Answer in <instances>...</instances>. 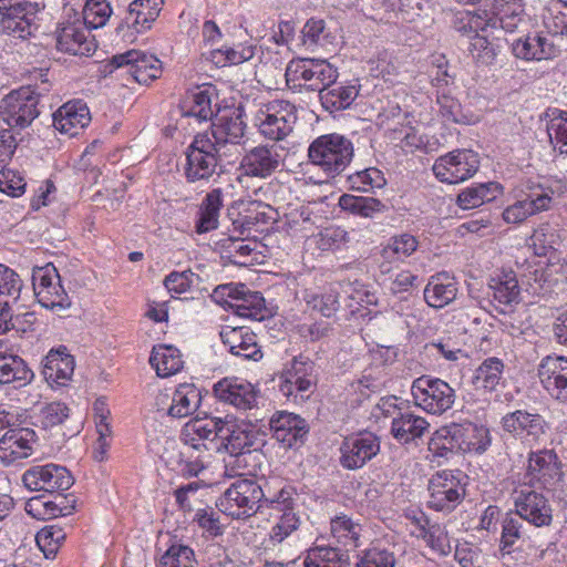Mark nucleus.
I'll return each mask as SVG.
<instances>
[{
	"instance_id": "nucleus-1",
	"label": "nucleus",
	"mask_w": 567,
	"mask_h": 567,
	"mask_svg": "<svg viewBox=\"0 0 567 567\" xmlns=\"http://www.w3.org/2000/svg\"><path fill=\"white\" fill-rule=\"evenodd\" d=\"M353 154L352 142L337 133L317 137L308 148L310 163L329 177L341 174L351 163Z\"/></svg>"
},
{
	"instance_id": "nucleus-2",
	"label": "nucleus",
	"mask_w": 567,
	"mask_h": 567,
	"mask_svg": "<svg viewBox=\"0 0 567 567\" xmlns=\"http://www.w3.org/2000/svg\"><path fill=\"white\" fill-rule=\"evenodd\" d=\"M337 69L327 60L298 59L289 62L286 69L287 83L292 89H306L308 91H324L336 83Z\"/></svg>"
},
{
	"instance_id": "nucleus-3",
	"label": "nucleus",
	"mask_w": 567,
	"mask_h": 567,
	"mask_svg": "<svg viewBox=\"0 0 567 567\" xmlns=\"http://www.w3.org/2000/svg\"><path fill=\"white\" fill-rule=\"evenodd\" d=\"M297 122L296 106L286 100H272L259 105L254 115V124L266 140L284 141Z\"/></svg>"
},
{
	"instance_id": "nucleus-4",
	"label": "nucleus",
	"mask_w": 567,
	"mask_h": 567,
	"mask_svg": "<svg viewBox=\"0 0 567 567\" xmlns=\"http://www.w3.org/2000/svg\"><path fill=\"white\" fill-rule=\"evenodd\" d=\"M224 162L225 155L212 144L208 132L197 134L186 150L185 177L189 183L208 181Z\"/></svg>"
},
{
	"instance_id": "nucleus-5",
	"label": "nucleus",
	"mask_w": 567,
	"mask_h": 567,
	"mask_svg": "<svg viewBox=\"0 0 567 567\" xmlns=\"http://www.w3.org/2000/svg\"><path fill=\"white\" fill-rule=\"evenodd\" d=\"M264 496L262 488L256 481L237 480L218 498L216 506L231 518L244 519L257 513Z\"/></svg>"
},
{
	"instance_id": "nucleus-6",
	"label": "nucleus",
	"mask_w": 567,
	"mask_h": 567,
	"mask_svg": "<svg viewBox=\"0 0 567 567\" xmlns=\"http://www.w3.org/2000/svg\"><path fill=\"white\" fill-rule=\"evenodd\" d=\"M246 123L241 111L234 110L229 115H221L212 125L208 132L212 144L220 154L225 155L226 164L233 163L239 155L240 148L246 142Z\"/></svg>"
},
{
	"instance_id": "nucleus-7",
	"label": "nucleus",
	"mask_w": 567,
	"mask_h": 567,
	"mask_svg": "<svg viewBox=\"0 0 567 567\" xmlns=\"http://www.w3.org/2000/svg\"><path fill=\"white\" fill-rule=\"evenodd\" d=\"M415 405L427 413L441 415L455 402V390L444 380L430 375L415 379L411 386Z\"/></svg>"
},
{
	"instance_id": "nucleus-8",
	"label": "nucleus",
	"mask_w": 567,
	"mask_h": 567,
	"mask_svg": "<svg viewBox=\"0 0 567 567\" xmlns=\"http://www.w3.org/2000/svg\"><path fill=\"white\" fill-rule=\"evenodd\" d=\"M39 96L31 86L13 90L2 99L0 115L10 127L24 128L39 115Z\"/></svg>"
},
{
	"instance_id": "nucleus-9",
	"label": "nucleus",
	"mask_w": 567,
	"mask_h": 567,
	"mask_svg": "<svg viewBox=\"0 0 567 567\" xmlns=\"http://www.w3.org/2000/svg\"><path fill=\"white\" fill-rule=\"evenodd\" d=\"M117 69L124 70L140 84H148L162 73L161 61L156 56L138 50L115 54L105 64V72L112 73Z\"/></svg>"
},
{
	"instance_id": "nucleus-10",
	"label": "nucleus",
	"mask_w": 567,
	"mask_h": 567,
	"mask_svg": "<svg viewBox=\"0 0 567 567\" xmlns=\"http://www.w3.org/2000/svg\"><path fill=\"white\" fill-rule=\"evenodd\" d=\"M478 168L477 153L471 150H455L440 156L434 162L432 171L441 182L457 184L474 176Z\"/></svg>"
},
{
	"instance_id": "nucleus-11",
	"label": "nucleus",
	"mask_w": 567,
	"mask_h": 567,
	"mask_svg": "<svg viewBox=\"0 0 567 567\" xmlns=\"http://www.w3.org/2000/svg\"><path fill=\"white\" fill-rule=\"evenodd\" d=\"M22 482L30 491L59 493L60 497L62 496L61 492L69 489L74 484L69 470L53 463L30 467L22 475Z\"/></svg>"
},
{
	"instance_id": "nucleus-12",
	"label": "nucleus",
	"mask_w": 567,
	"mask_h": 567,
	"mask_svg": "<svg viewBox=\"0 0 567 567\" xmlns=\"http://www.w3.org/2000/svg\"><path fill=\"white\" fill-rule=\"evenodd\" d=\"M223 421L220 417H195L189 420L182 430V441L197 453H208L212 450L220 451L219 440Z\"/></svg>"
},
{
	"instance_id": "nucleus-13",
	"label": "nucleus",
	"mask_w": 567,
	"mask_h": 567,
	"mask_svg": "<svg viewBox=\"0 0 567 567\" xmlns=\"http://www.w3.org/2000/svg\"><path fill=\"white\" fill-rule=\"evenodd\" d=\"M514 505L516 515L535 527H548L553 523V507L540 492L524 486L515 492Z\"/></svg>"
},
{
	"instance_id": "nucleus-14",
	"label": "nucleus",
	"mask_w": 567,
	"mask_h": 567,
	"mask_svg": "<svg viewBox=\"0 0 567 567\" xmlns=\"http://www.w3.org/2000/svg\"><path fill=\"white\" fill-rule=\"evenodd\" d=\"M427 504L435 511H453L464 498L465 488L461 480L452 472L434 474L429 482Z\"/></svg>"
},
{
	"instance_id": "nucleus-15",
	"label": "nucleus",
	"mask_w": 567,
	"mask_h": 567,
	"mask_svg": "<svg viewBox=\"0 0 567 567\" xmlns=\"http://www.w3.org/2000/svg\"><path fill=\"white\" fill-rule=\"evenodd\" d=\"M537 377L551 399L567 403V357L543 358L537 368Z\"/></svg>"
},
{
	"instance_id": "nucleus-16",
	"label": "nucleus",
	"mask_w": 567,
	"mask_h": 567,
	"mask_svg": "<svg viewBox=\"0 0 567 567\" xmlns=\"http://www.w3.org/2000/svg\"><path fill=\"white\" fill-rule=\"evenodd\" d=\"M21 290L22 280L20 276L0 264V334L17 327L13 312L14 306L19 302Z\"/></svg>"
},
{
	"instance_id": "nucleus-17",
	"label": "nucleus",
	"mask_w": 567,
	"mask_h": 567,
	"mask_svg": "<svg viewBox=\"0 0 567 567\" xmlns=\"http://www.w3.org/2000/svg\"><path fill=\"white\" fill-rule=\"evenodd\" d=\"M35 12L31 3L18 1L17 6L0 12V32L21 41L28 40L38 30Z\"/></svg>"
},
{
	"instance_id": "nucleus-18",
	"label": "nucleus",
	"mask_w": 567,
	"mask_h": 567,
	"mask_svg": "<svg viewBox=\"0 0 567 567\" xmlns=\"http://www.w3.org/2000/svg\"><path fill=\"white\" fill-rule=\"evenodd\" d=\"M527 189L529 192L525 198L504 209L503 219L507 224H519L527 217L550 208L553 202L551 189L536 184L528 185Z\"/></svg>"
},
{
	"instance_id": "nucleus-19",
	"label": "nucleus",
	"mask_w": 567,
	"mask_h": 567,
	"mask_svg": "<svg viewBox=\"0 0 567 567\" xmlns=\"http://www.w3.org/2000/svg\"><path fill=\"white\" fill-rule=\"evenodd\" d=\"M281 161L278 146L258 145L243 156L240 169L246 176L267 178L278 169Z\"/></svg>"
},
{
	"instance_id": "nucleus-20",
	"label": "nucleus",
	"mask_w": 567,
	"mask_h": 567,
	"mask_svg": "<svg viewBox=\"0 0 567 567\" xmlns=\"http://www.w3.org/2000/svg\"><path fill=\"white\" fill-rule=\"evenodd\" d=\"M269 425L272 436L288 449L301 445L309 433V426L305 419L286 411L276 412L271 416Z\"/></svg>"
},
{
	"instance_id": "nucleus-21",
	"label": "nucleus",
	"mask_w": 567,
	"mask_h": 567,
	"mask_svg": "<svg viewBox=\"0 0 567 567\" xmlns=\"http://www.w3.org/2000/svg\"><path fill=\"white\" fill-rule=\"evenodd\" d=\"M379 450L380 443L371 433L347 437L340 447V463L348 470L360 468L375 456Z\"/></svg>"
},
{
	"instance_id": "nucleus-22",
	"label": "nucleus",
	"mask_w": 567,
	"mask_h": 567,
	"mask_svg": "<svg viewBox=\"0 0 567 567\" xmlns=\"http://www.w3.org/2000/svg\"><path fill=\"white\" fill-rule=\"evenodd\" d=\"M502 427L516 437L538 441L546 433L547 424L538 413L516 410L502 417Z\"/></svg>"
},
{
	"instance_id": "nucleus-23",
	"label": "nucleus",
	"mask_w": 567,
	"mask_h": 567,
	"mask_svg": "<svg viewBox=\"0 0 567 567\" xmlns=\"http://www.w3.org/2000/svg\"><path fill=\"white\" fill-rule=\"evenodd\" d=\"M451 442L466 453L482 454L492 443L489 429L472 422L452 424L447 431Z\"/></svg>"
},
{
	"instance_id": "nucleus-24",
	"label": "nucleus",
	"mask_w": 567,
	"mask_h": 567,
	"mask_svg": "<svg viewBox=\"0 0 567 567\" xmlns=\"http://www.w3.org/2000/svg\"><path fill=\"white\" fill-rule=\"evenodd\" d=\"M56 49L72 55L89 56L95 51L90 32L80 21L63 23L56 30Z\"/></svg>"
},
{
	"instance_id": "nucleus-25",
	"label": "nucleus",
	"mask_w": 567,
	"mask_h": 567,
	"mask_svg": "<svg viewBox=\"0 0 567 567\" xmlns=\"http://www.w3.org/2000/svg\"><path fill=\"white\" fill-rule=\"evenodd\" d=\"M215 396L225 403L231 404L237 409H251L257 399L255 386L238 378H224L213 388Z\"/></svg>"
},
{
	"instance_id": "nucleus-26",
	"label": "nucleus",
	"mask_w": 567,
	"mask_h": 567,
	"mask_svg": "<svg viewBox=\"0 0 567 567\" xmlns=\"http://www.w3.org/2000/svg\"><path fill=\"white\" fill-rule=\"evenodd\" d=\"M35 433L28 427L9 429L0 439V462L10 465L32 454Z\"/></svg>"
},
{
	"instance_id": "nucleus-27",
	"label": "nucleus",
	"mask_w": 567,
	"mask_h": 567,
	"mask_svg": "<svg viewBox=\"0 0 567 567\" xmlns=\"http://www.w3.org/2000/svg\"><path fill=\"white\" fill-rule=\"evenodd\" d=\"M220 338L224 346L235 357L252 361H259L262 358L257 336L245 327H226L220 331Z\"/></svg>"
},
{
	"instance_id": "nucleus-28",
	"label": "nucleus",
	"mask_w": 567,
	"mask_h": 567,
	"mask_svg": "<svg viewBox=\"0 0 567 567\" xmlns=\"http://www.w3.org/2000/svg\"><path fill=\"white\" fill-rule=\"evenodd\" d=\"M527 474L546 488H551L561 478L560 462L551 450L533 452L528 457Z\"/></svg>"
},
{
	"instance_id": "nucleus-29",
	"label": "nucleus",
	"mask_w": 567,
	"mask_h": 567,
	"mask_svg": "<svg viewBox=\"0 0 567 567\" xmlns=\"http://www.w3.org/2000/svg\"><path fill=\"white\" fill-rule=\"evenodd\" d=\"M513 54L523 60H549L559 53V49L543 33L528 34L512 43Z\"/></svg>"
},
{
	"instance_id": "nucleus-30",
	"label": "nucleus",
	"mask_w": 567,
	"mask_h": 567,
	"mask_svg": "<svg viewBox=\"0 0 567 567\" xmlns=\"http://www.w3.org/2000/svg\"><path fill=\"white\" fill-rule=\"evenodd\" d=\"M90 121V111L82 101H70L53 113V126L70 136L79 134Z\"/></svg>"
},
{
	"instance_id": "nucleus-31",
	"label": "nucleus",
	"mask_w": 567,
	"mask_h": 567,
	"mask_svg": "<svg viewBox=\"0 0 567 567\" xmlns=\"http://www.w3.org/2000/svg\"><path fill=\"white\" fill-rule=\"evenodd\" d=\"M65 351L64 347L52 349L44 358L42 373L51 386H64L73 375L74 358Z\"/></svg>"
},
{
	"instance_id": "nucleus-32",
	"label": "nucleus",
	"mask_w": 567,
	"mask_h": 567,
	"mask_svg": "<svg viewBox=\"0 0 567 567\" xmlns=\"http://www.w3.org/2000/svg\"><path fill=\"white\" fill-rule=\"evenodd\" d=\"M311 363L302 357L292 360L290 369L280 377L279 391L287 398L295 393H305L313 386V380L309 374Z\"/></svg>"
},
{
	"instance_id": "nucleus-33",
	"label": "nucleus",
	"mask_w": 567,
	"mask_h": 567,
	"mask_svg": "<svg viewBox=\"0 0 567 567\" xmlns=\"http://www.w3.org/2000/svg\"><path fill=\"white\" fill-rule=\"evenodd\" d=\"M430 427V423L411 411H398L391 423V434L401 443H410L421 439Z\"/></svg>"
},
{
	"instance_id": "nucleus-34",
	"label": "nucleus",
	"mask_w": 567,
	"mask_h": 567,
	"mask_svg": "<svg viewBox=\"0 0 567 567\" xmlns=\"http://www.w3.org/2000/svg\"><path fill=\"white\" fill-rule=\"evenodd\" d=\"M255 433L248 425H239L230 421H223L218 444L227 453H252L250 447L255 442Z\"/></svg>"
},
{
	"instance_id": "nucleus-35",
	"label": "nucleus",
	"mask_w": 567,
	"mask_h": 567,
	"mask_svg": "<svg viewBox=\"0 0 567 567\" xmlns=\"http://www.w3.org/2000/svg\"><path fill=\"white\" fill-rule=\"evenodd\" d=\"M163 0H134L130 3L124 23L137 33L151 29L162 10Z\"/></svg>"
},
{
	"instance_id": "nucleus-36",
	"label": "nucleus",
	"mask_w": 567,
	"mask_h": 567,
	"mask_svg": "<svg viewBox=\"0 0 567 567\" xmlns=\"http://www.w3.org/2000/svg\"><path fill=\"white\" fill-rule=\"evenodd\" d=\"M34 374L19 355L0 352V384L12 383L14 388L29 384Z\"/></svg>"
},
{
	"instance_id": "nucleus-37",
	"label": "nucleus",
	"mask_w": 567,
	"mask_h": 567,
	"mask_svg": "<svg viewBox=\"0 0 567 567\" xmlns=\"http://www.w3.org/2000/svg\"><path fill=\"white\" fill-rule=\"evenodd\" d=\"M202 401V392L194 384H179L172 396V403L167 410V414L172 417H186L194 413Z\"/></svg>"
},
{
	"instance_id": "nucleus-38",
	"label": "nucleus",
	"mask_w": 567,
	"mask_h": 567,
	"mask_svg": "<svg viewBox=\"0 0 567 567\" xmlns=\"http://www.w3.org/2000/svg\"><path fill=\"white\" fill-rule=\"evenodd\" d=\"M457 295L456 285L449 280L446 274L432 276L424 289L426 303L436 309L444 308L451 303Z\"/></svg>"
},
{
	"instance_id": "nucleus-39",
	"label": "nucleus",
	"mask_w": 567,
	"mask_h": 567,
	"mask_svg": "<svg viewBox=\"0 0 567 567\" xmlns=\"http://www.w3.org/2000/svg\"><path fill=\"white\" fill-rule=\"evenodd\" d=\"M223 206V190L220 188H215L206 194L198 208L195 226L198 234L208 233L218 227L219 213Z\"/></svg>"
},
{
	"instance_id": "nucleus-40",
	"label": "nucleus",
	"mask_w": 567,
	"mask_h": 567,
	"mask_svg": "<svg viewBox=\"0 0 567 567\" xmlns=\"http://www.w3.org/2000/svg\"><path fill=\"white\" fill-rule=\"evenodd\" d=\"M347 550L326 545H315L307 550L305 567H350Z\"/></svg>"
},
{
	"instance_id": "nucleus-41",
	"label": "nucleus",
	"mask_w": 567,
	"mask_h": 567,
	"mask_svg": "<svg viewBox=\"0 0 567 567\" xmlns=\"http://www.w3.org/2000/svg\"><path fill=\"white\" fill-rule=\"evenodd\" d=\"M230 307L235 309L239 317L255 321H262L269 316L262 295L258 291H250L245 285L244 291L240 292L234 303H230Z\"/></svg>"
},
{
	"instance_id": "nucleus-42",
	"label": "nucleus",
	"mask_w": 567,
	"mask_h": 567,
	"mask_svg": "<svg viewBox=\"0 0 567 567\" xmlns=\"http://www.w3.org/2000/svg\"><path fill=\"white\" fill-rule=\"evenodd\" d=\"M502 193L503 186L496 182L477 184L463 189L457 196V203L463 209H472L496 199Z\"/></svg>"
},
{
	"instance_id": "nucleus-43",
	"label": "nucleus",
	"mask_w": 567,
	"mask_h": 567,
	"mask_svg": "<svg viewBox=\"0 0 567 567\" xmlns=\"http://www.w3.org/2000/svg\"><path fill=\"white\" fill-rule=\"evenodd\" d=\"M150 363L161 378L171 377L183 368V360L179 350L165 344L153 348L150 357Z\"/></svg>"
},
{
	"instance_id": "nucleus-44",
	"label": "nucleus",
	"mask_w": 567,
	"mask_h": 567,
	"mask_svg": "<svg viewBox=\"0 0 567 567\" xmlns=\"http://www.w3.org/2000/svg\"><path fill=\"white\" fill-rule=\"evenodd\" d=\"M272 504L274 508L282 512L269 533L271 544L278 545L299 527L300 520L292 511L290 503H287V499L272 502Z\"/></svg>"
},
{
	"instance_id": "nucleus-45",
	"label": "nucleus",
	"mask_w": 567,
	"mask_h": 567,
	"mask_svg": "<svg viewBox=\"0 0 567 567\" xmlns=\"http://www.w3.org/2000/svg\"><path fill=\"white\" fill-rule=\"evenodd\" d=\"M359 89L357 85H333L321 91L320 102L329 112L348 109L357 99Z\"/></svg>"
},
{
	"instance_id": "nucleus-46",
	"label": "nucleus",
	"mask_w": 567,
	"mask_h": 567,
	"mask_svg": "<svg viewBox=\"0 0 567 567\" xmlns=\"http://www.w3.org/2000/svg\"><path fill=\"white\" fill-rule=\"evenodd\" d=\"M504 364L497 358L485 359L476 369L473 383L476 389L492 392L496 390L503 378Z\"/></svg>"
},
{
	"instance_id": "nucleus-47",
	"label": "nucleus",
	"mask_w": 567,
	"mask_h": 567,
	"mask_svg": "<svg viewBox=\"0 0 567 567\" xmlns=\"http://www.w3.org/2000/svg\"><path fill=\"white\" fill-rule=\"evenodd\" d=\"M331 535L338 544L355 548L360 546L361 526L347 515H337L330 522Z\"/></svg>"
},
{
	"instance_id": "nucleus-48",
	"label": "nucleus",
	"mask_w": 567,
	"mask_h": 567,
	"mask_svg": "<svg viewBox=\"0 0 567 567\" xmlns=\"http://www.w3.org/2000/svg\"><path fill=\"white\" fill-rule=\"evenodd\" d=\"M182 109L185 116H193L198 121L210 120L214 115V111L212 109V94L209 89L198 90L188 94Z\"/></svg>"
},
{
	"instance_id": "nucleus-49",
	"label": "nucleus",
	"mask_w": 567,
	"mask_h": 567,
	"mask_svg": "<svg viewBox=\"0 0 567 567\" xmlns=\"http://www.w3.org/2000/svg\"><path fill=\"white\" fill-rule=\"evenodd\" d=\"M550 117L547 123V133L554 148L567 154V112L553 110L547 113Z\"/></svg>"
},
{
	"instance_id": "nucleus-50",
	"label": "nucleus",
	"mask_w": 567,
	"mask_h": 567,
	"mask_svg": "<svg viewBox=\"0 0 567 567\" xmlns=\"http://www.w3.org/2000/svg\"><path fill=\"white\" fill-rule=\"evenodd\" d=\"M157 567H198V563L190 547L173 544L161 556Z\"/></svg>"
},
{
	"instance_id": "nucleus-51",
	"label": "nucleus",
	"mask_w": 567,
	"mask_h": 567,
	"mask_svg": "<svg viewBox=\"0 0 567 567\" xmlns=\"http://www.w3.org/2000/svg\"><path fill=\"white\" fill-rule=\"evenodd\" d=\"M339 206L347 212L362 217H371L375 212H380L383 206L380 200L373 197H361L350 194H343L339 198Z\"/></svg>"
},
{
	"instance_id": "nucleus-52",
	"label": "nucleus",
	"mask_w": 567,
	"mask_h": 567,
	"mask_svg": "<svg viewBox=\"0 0 567 567\" xmlns=\"http://www.w3.org/2000/svg\"><path fill=\"white\" fill-rule=\"evenodd\" d=\"M82 14L87 29H97L105 25L112 14V8L107 0H86Z\"/></svg>"
},
{
	"instance_id": "nucleus-53",
	"label": "nucleus",
	"mask_w": 567,
	"mask_h": 567,
	"mask_svg": "<svg viewBox=\"0 0 567 567\" xmlns=\"http://www.w3.org/2000/svg\"><path fill=\"white\" fill-rule=\"evenodd\" d=\"M255 55L254 45L238 44L236 47H224L212 52V60L216 64H241Z\"/></svg>"
},
{
	"instance_id": "nucleus-54",
	"label": "nucleus",
	"mask_w": 567,
	"mask_h": 567,
	"mask_svg": "<svg viewBox=\"0 0 567 567\" xmlns=\"http://www.w3.org/2000/svg\"><path fill=\"white\" fill-rule=\"evenodd\" d=\"M65 537L66 534L61 527L51 525L38 532L35 542L47 558H53Z\"/></svg>"
},
{
	"instance_id": "nucleus-55",
	"label": "nucleus",
	"mask_w": 567,
	"mask_h": 567,
	"mask_svg": "<svg viewBox=\"0 0 567 567\" xmlns=\"http://www.w3.org/2000/svg\"><path fill=\"white\" fill-rule=\"evenodd\" d=\"M348 183L353 190L369 192L373 188H381L385 184V179L381 171L370 167L349 175Z\"/></svg>"
},
{
	"instance_id": "nucleus-56",
	"label": "nucleus",
	"mask_w": 567,
	"mask_h": 567,
	"mask_svg": "<svg viewBox=\"0 0 567 567\" xmlns=\"http://www.w3.org/2000/svg\"><path fill=\"white\" fill-rule=\"evenodd\" d=\"M35 297L39 303L48 309L63 311L71 306V299L59 281L52 287L40 288Z\"/></svg>"
},
{
	"instance_id": "nucleus-57",
	"label": "nucleus",
	"mask_w": 567,
	"mask_h": 567,
	"mask_svg": "<svg viewBox=\"0 0 567 567\" xmlns=\"http://www.w3.org/2000/svg\"><path fill=\"white\" fill-rule=\"evenodd\" d=\"M494 9L496 10V24L498 23L506 32H514L522 21V6L515 1H507L501 4L496 2Z\"/></svg>"
},
{
	"instance_id": "nucleus-58",
	"label": "nucleus",
	"mask_w": 567,
	"mask_h": 567,
	"mask_svg": "<svg viewBox=\"0 0 567 567\" xmlns=\"http://www.w3.org/2000/svg\"><path fill=\"white\" fill-rule=\"evenodd\" d=\"M522 518L506 515L502 522L501 550L511 553V548L525 535Z\"/></svg>"
},
{
	"instance_id": "nucleus-59",
	"label": "nucleus",
	"mask_w": 567,
	"mask_h": 567,
	"mask_svg": "<svg viewBox=\"0 0 567 567\" xmlns=\"http://www.w3.org/2000/svg\"><path fill=\"white\" fill-rule=\"evenodd\" d=\"M494 290L493 297L499 303L511 305L516 302L519 296L518 282L513 274H505L503 278L491 286Z\"/></svg>"
},
{
	"instance_id": "nucleus-60",
	"label": "nucleus",
	"mask_w": 567,
	"mask_h": 567,
	"mask_svg": "<svg viewBox=\"0 0 567 567\" xmlns=\"http://www.w3.org/2000/svg\"><path fill=\"white\" fill-rule=\"evenodd\" d=\"M307 303L315 310L319 311L323 317L330 318L339 307L337 291L330 289L329 291L318 293H307L305 296Z\"/></svg>"
},
{
	"instance_id": "nucleus-61",
	"label": "nucleus",
	"mask_w": 567,
	"mask_h": 567,
	"mask_svg": "<svg viewBox=\"0 0 567 567\" xmlns=\"http://www.w3.org/2000/svg\"><path fill=\"white\" fill-rule=\"evenodd\" d=\"M275 209L260 200H252L249 204L248 214L244 216L243 226L250 229L252 225L269 224L276 220Z\"/></svg>"
},
{
	"instance_id": "nucleus-62",
	"label": "nucleus",
	"mask_w": 567,
	"mask_h": 567,
	"mask_svg": "<svg viewBox=\"0 0 567 567\" xmlns=\"http://www.w3.org/2000/svg\"><path fill=\"white\" fill-rule=\"evenodd\" d=\"M394 554L385 548L372 547L363 553L355 567H394Z\"/></svg>"
},
{
	"instance_id": "nucleus-63",
	"label": "nucleus",
	"mask_w": 567,
	"mask_h": 567,
	"mask_svg": "<svg viewBox=\"0 0 567 567\" xmlns=\"http://www.w3.org/2000/svg\"><path fill=\"white\" fill-rule=\"evenodd\" d=\"M324 21L320 19H310L302 28V42L308 48L315 49L324 47L328 34L324 32Z\"/></svg>"
},
{
	"instance_id": "nucleus-64",
	"label": "nucleus",
	"mask_w": 567,
	"mask_h": 567,
	"mask_svg": "<svg viewBox=\"0 0 567 567\" xmlns=\"http://www.w3.org/2000/svg\"><path fill=\"white\" fill-rule=\"evenodd\" d=\"M69 408L62 402H51L40 411V422L43 427H53L62 424L69 417Z\"/></svg>"
}]
</instances>
